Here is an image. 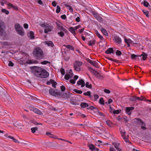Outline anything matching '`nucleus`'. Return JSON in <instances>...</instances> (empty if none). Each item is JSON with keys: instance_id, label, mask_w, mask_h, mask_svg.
<instances>
[{"instance_id": "43", "label": "nucleus", "mask_w": 151, "mask_h": 151, "mask_svg": "<svg viewBox=\"0 0 151 151\" xmlns=\"http://www.w3.org/2000/svg\"><path fill=\"white\" fill-rule=\"evenodd\" d=\"M104 100L103 99L101 98L99 99V103L101 105H104Z\"/></svg>"}, {"instance_id": "37", "label": "nucleus", "mask_w": 151, "mask_h": 151, "mask_svg": "<svg viewBox=\"0 0 151 151\" xmlns=\"http://www.w3.org/2000/svg\"><path fill=\"white\" fill-rule=\"evenodd\" d=\"M85 85L86 87L89 88H92V86L91 84H89L88 82H86V83Z\"/></svg>"}, {"instance_id": "48", "label": "nucleus", "mask_w": 151, "mask_h": 151, "mask_svg": "<svg viewBox=\"0 0 151 151\" xmlns=\"http://www.w3.org/2000/svg\"><path fill=\"white\" fill-rule=\"evenodd\" d=\"M116 54L117 56H120L122 55V53L121 51L119 50H117L116 52Z\"/></svg>"}, {"instance_id": "55", "label": "nucleus", "mask_w": 151, "mask_h": 151, "mask_svg": "<svg viewBox=\"0 0 151 151\" xmlns=\"http://www.w3.org/2000/svg\"><path fill=\"white\" fill-rule=\"evenodd\" d=\"M107 59L111 61H113L115 62L118 63V61L116 59H113L111 58H108Z\"/></svg>"}, {"instance_id": "3", "label": "nucleus", "mask_w": 151, "mask_h": 151, "mask_svg": "<svg viewBox=\"0 0 151 151\" xmlns=\"http://www.w3.org/2000/svg\"><path fill=\"white\" fill-rule=\"evenodd\" d=\"M15 28L19 35L22 36L24 35V33L23 31V29L19 24H16L15 25Z\"/></svg>"}, {"instance_id": "36", "label": "nucleus", "mask_w": 151, "mask_h": 151, "mask_svg": "<svg viewBox=\"0 0 151 151\" xmlns=\"http://www.w3.org/2000/svg\"><path fill=\"white\" fill-rule=\"evenodd\" d=\"M37 63V61L35 60L33 61L32 60H28L27 62V63L29 64H31L32 63Z\"/></svg>"}, {"instance_id": "24", "label": "nucleus", "mask_w": 151, "mask_h": 151, "mask_svg": "<svg viewBox=\"0 0 151 151\" xmlns=\"http://www.w3.org/2000/svg\"><path fill=\"white\" fill-rule=\"evenodd\" d=\"M91 64L96 68H98L99 67L98 63L95 61L92 60Z\"/></svg>"}, {"instance_id": "6", "label": "nucleus", "mask_w": 151, "mask_h": 151, "mask_svg": "<svg viewBox=\"0 0 151 151\" xmlns=\"http://www.w3.org/2000/svg\"><path fill=\"white\" fill-rule=\"evenodd\" d=\"M72 94L70 93L69 92L63 93L62 92H60L59 97L60 98L68 99H69L71 96Z\"/></svg>"}, {"instance_id": "38", "label": "nucleus", "mask_w": 151, "mask_h": 151, "mask_svg": "<svg viewBox=\"0 0 151 151\" xmlns=\"http://www.w3.org/2000/svg\"><path fill=\"white\" fill-rule=\"evenodd\" d=\"M69 31L73 34H75V31L73 27H70L69 28Z\"/></svg>"}, {"instance_id": "56", "label": "nucleus", "mask_w": 151, "mask_h": 151, "mask_svg": "<svg viewBox=\"0 0 151 151\" xmlns=\"http://www.w3.org/2000/svg\"><path fill=\"white\" fill-rule=\"evenodd\" d=\"M99 73L97 71L95 70H94L93 71L92 73L93 75H94V76H96V77L97 75H98Z\"/></svg>"}, {"instance_id": "58", "label": "nucleus", "mask_w": 151, "mask_h": 151, "mask_svg": "<svg viewBox=\"0 0 151 151\" xmlns=\"http://www.w3.org/2000/svg\"><path fill=\"white\" fill-rule=\"evenodd\" d=\"M96 77L99 79H101L103 77V76L99 73Z\"/></svg>"}, {"instance_id": "2", "label": "nucleus", "mask_w": 151, "mask_h": 151, "mask_svg": "<svg viewBox=\"0 0 151 151\" xmlns=\"http://www.w3.org/2000/svg\"><path fill=\"white\" fill-rule=\"evenodd\" d=\"M32 53L34 58L37 60L42 59L44 57V52L40 47L35 48L33 51Z\"/></svg>"}, {"instance_id": "31", "label": "nucleus", "mask_w": 151, "mask_h": 151, "mask_svg": "<svg viewBox=\"0 0 151 151\" xmlns=\"http://www.w3.org/2000/svg\"><path fill=\"white\" fill-rule=\"evenodd\" d=\"M139 55H136L134 54H132L131 55V58L133 60H135L136 59V58L137 57L139 59Z\"/></svg>"}, {"instance_id": "49", "label": "nucleus", "mask_w": 151, "mask_h": 151, "mask_svg": "<svg viewBox=\"0 0 151 151\" xmlns=\"http://www.w3.org/2000/svg\"><path fill=\"white\" fill-rule=\"evenodd\" d=\"M136 122L137 124L141 123L143 121L141 119L139 118H136Z\"/></svg>"}, {"instance_id": "13", "label": "nucleus", "mask_w": 151, "mask_h": 151, "mask_svg": "<svg viewBox=\"0 0 151 151\" xmlns=\"http://www.w3.org/2000/svg\"><path fill=\"white\" fill-rule=\"evenodd\" d=\"M51 83L52 84V86L54 88H56V85L57 83L55 81L52 79H50L49 81H48L47 82V85H50Z\"/></svg>"}, {"instance_id": "21", "label": "nucleus", "mask_w": 151, "mask_h": 151, "mask_svg": "<svg viewBox=\"0 0 151 151\" xmlns=\"http://www.w3.org/2000/svg\"><path fill=\"white\" fill-rule=\"evenodd\" d=\"M27 36L31 39H33L35 37L34 33L32 31L27 34Z\"/></svg>"}, {"instance_id": "20", "label": "nucleus", "mask_w": 151, "mask_h": 151, "mask_svg": "<svg viewBox=\"0 0 151 151\" xmlns=\"http://www.w3.org/2000/svg\"><path fill=\"white\" fill-rule=\"evenodd\" d=\"M147 55L144 52H143L141 55H139V57H141L142 56V59L143 60H146L147 58Z\"/></svg>"}, {"instance_id": "35", "label": "nucleus", "mask_w": 151, "mask_h": 151, "mask_svg": "<svg viewBox=\"0 0 151 151\" xmlns=\"http://www.w3.org/2000/svg\"><path fill=\"white\" fill-rule=\"evenodd\" d=\"M96 19L99 21L100 22H102V18L99 15H96L95 16Z\"/></svg>"}, {"instance_id": "29", "label": "nucleus", "mask_w": 151, "mask_h": 151, "mask_svg": "<svg viewBox=\"0 0 151 151\" xmlns=\"http://www.w3.org/2000/svg\"><path fill=\"white\" fill-rule=\"evenodd\" d=\"M141 124V128L142 129L144 130H146L147 129V128L145 127V123L142 121Z\"/></svg>"}, {"instance_id": "18", "label": "nucleus", "mask_w": 151, "mask_h": 151, "mask_svg": "<svg viewBox=\"0 0 151 151\" xmlns=\"http://www.w3.org/2000/svg\"><path fill=\"white\" fill-rule=\"evenodd\" d=\"M45 44L47 45L48 46L51 47H53L55 46L53 42L50 41H46L45 42Z\"/></svg>"}, {"instance_id": "7", "label": "nucleus", "mask_w": 151, "mask_h": 151, "mask_svg": "<svg viewBox=\"0 0 151 151\" xmlns=\"http://www.w3.org/2000/svg\"><path fill=\"white\" fill-rule=\"evenodd\" d=\"M82 64V63L78 61H76L74 64V68L75 70L77 71H79L81 70L80 67Z\"/></svg>"}, {"instance_id": "40", "label": "nucleus", "mask_w": 151, "mask_h": 151, "mask_svg": "<svg viewBox=\"0 0 151 151\" xmlns=\"http://www.w3.org/2000/svg\"><path fill=\"white\" fill-rule=\"evenodd\" d=\"M1 11L2 12L5 13L7 15L9 13V12L8 11L4 9H2Z\"/></svg>"}, {"instance_id": "30", "label": "nucleus", "mask_w": 151, "mask_h": 151, "mask_svg": "<svg viewBox=\"0 0 151 151\" xmlns=\"http://www.w3.org/2000/svg\"><path fill=\"white\" fill-rule=\"evenodd\" d=\"M64 5L66 7H69V9L71 12H73V9L71 6L69 5L68 4L65 3L64 4Z\"/></svg>"}, {"instance_id": "57", "label": "nucleus", "mask_w": 151, "mask_h": 151, "mask_svg": "<svg viewBox=\"0 0 151 151\" xmlns=\"http://www.w3.org/2000/svg\"><path fill=\"white\" fill-rule=\"evenodd\" d=\"M58 34L60 35L61 37H63L64 35V33L62 31L58 32Z\"/></svg>"}, {"instance_id": "64", "label": "nucleus", "mask_w": 151, "mask_h": 151, "mask_svg": "<svg viewBox=\"0 0 151 151\" xmlns=\"http://www.w3.org/2000/svg\"><path fill=\"white\" fill-rule=\"evenodd\" d=\"M61 18L62 19H64V20H65V19H66L67 17H66V16L65 15L63 14V15L61 16Z\"/></svg>"}, {"instance_id": "27", "label": "nucleus", "mask_w": 151, "mask_h": 151, "mask_svg": "<svg viewBox=\"0 0 151 151\" xmlns=\"http://www.w3.org/2000/svg\"><path fill=\"white\" fill-rule=\"evenodd\" d=\"M80 106L82 108H84L85 107H88L89 106L87 103L83 102L81 104Z\"/></svg>"}, {"instance_id": "15", "label": "nucleus", "mask_w": 151, "mask_h": 151, "mask_svg": "<svg viewBox=\"0 0 151 151\" xmlns=\"http://www.w3.org/2000/svg\"><path fill=\"white\" fill-rule=\"evenodd\" d=\"M112 145L114 146L115 148H116L118 151H122L121 148L119 147L120 145L119 143L116 142H112Z\"/></svg>"}, {"instance_id": "10", "label": "nucleus", "mask_w": 151, "mask_h": 151, "mask_svg": "<svg viewBox=\"0 0 151 151\" xmlns=\"http://www.w3.org/2000/svg\"><path fill=\"white\" fill-rule=\"evenodd\" d=\"M144 97L141 96V97H135V96H132L129 98V100L131 101H135L137 100H144Z\"/></svg>"}, {"instance_id": "41", "label": "nucleus", "mask_w": 151, "mask_h": 151, "mask_svg": "<svg viewBox=\"0 0 151 151\" xmlns=\"http://www.w3.org/2000/svg\"><path fill=\"white\" fill-rule=\"evenodd\" d=\"M120 132L123 138V139L125 138L126 137L125 135L126 132H123L122 131H121Z\"/></svg>"}, {"instance_id": "4", "label": "nucleus", "mask_w": 151, "mask_h": 151, "mask_svg": "<svg viewBox=\"0 0 151 151\" xmlns=\"http://www.w3.org/2000/svg\"><path fill=\"white\" fill-rule=\"evenodd\" d=\"M41 26L42 27L45 28L44 30V32L46 34L48 32L51 31L53 28L52 26L48 24L45 23L41 24Z\"/></svg>"}, {"instance_id": "25", "label": "nucleus", "mask_w": 151, "mask_h": 151, "mask_svg": "<svg viewBox=\"0 0 151 151\" xmlns=\"http://www.w3.org/2000/svg\"><path fill=\"white\" fill-rule=\"evenodd\" d=\"M102 33L105 36H108V33L106 30L104 28H102L101 29Z\"/></svg>"}, {"instance_id": "17", "label": "nucleus", "mask_w": 151, "mask_h": 151, "mask_svg": "<svg viewBox=\"0 0 151 151\" xmlns=\"http://www.w3.org/2000/svg\"><path fill=\"white\" fill-rule=\"evenodd\" d=\"M87 146L89 147V149L91 151H95L96 147L93 144H90L87 145Z\"/></svg>"}, {"instance_id": "47", "label": "nucleus", "mask_w": 151, "mask_h": 151, "mask_svg": "<svg viewBox=\"0 0 151 151\" xmlns=\"http://www.w3.org/2000/svg\"><path fill=\"white\" fill-rule=\"evenodd\" d=\"M143 5L147 7L149 5V4L147 1L144 0L143 1Z\"/></svg>"}, {"instance_id": "63", "label": "nucleus", "mask_w": 151, "mask_h": 151, "mask_svg": "<svg viewBox=\"0 0 151 151\" xmlns=\"http://www.w3.org/2000/svg\"><path fill=\"white\" fill-rule=\"evenodd\" d=\"M60 72H61V74L62 75H63L65 74L64 69L63 68H61V69L60 70Z\"/></svg>"}, {"instance_id": "22", "label": "nucleus", "mask_w": 151, "mask_h": 151, "mask_svg": "<svg viewBox=\"0 0 151 151\" xmlns=\"http://www.w3.org/2000/svg\"><path fill=\"white\" fill-rule=\"evenodd\" d=\"M105 53L107 54H110L111 53H114V50L112 48H109L106 51Z\"/></svg>"}, {"instance_id": "50", "label": "nucleus", "mask_w": 151, "mask_h": 151, "mask_svg": "<svg viewBox=\"0 0 151 151\" xmlns=\"http://www.w3.org/2000/svg\"><path fill=\"white\" fill-rule=\"evenodd\" d=\"M106 122L107 125L111 127L112 125V122L110 120H107L106 121Z\"/></svg>"}, {"instance_id": "53", "label": "nucleus", "mask_w": 151, "mask_h": 151, "mask_svg": "<svg viewBox=\"0 0 151 151\" xmlns=\"http://www.w3.org/2000/svg\"><path fill=\"white\" fill-rule=\"evenodd\" d=\"M70 58V56L65 55L64 57V59L65 61H68Z\"/></svg>"}, {"instance_id": "42", "label": "nucleus", "mask_w": 151, "mask_h": 151, "mask_svg": "<svg viewBox=\"0 0 151 151\" xmlns=\"http://www.w3.org/2000/svg\"><path fill=\"white\" fill-rule=\"evenodd\" d=\"M37 129L38 128L37 127H32L31 129L32 132L33 133H35Z\"/></svg>"}, {"instance_id": "59", "label": "nucleus", "mask_w": 151, "mask_h": 151, "mask_svg": "<svg viewBox=\"0 0 151 151\" xmlns=\"http://www.w3.org/2000/svg\"><path fill=\"white\" fill-rule=\"evenodd\" d=\"M60 89L63 92L65 90V88L64 86H60Z\"/></svg>"}, {"instance_id": "28", "label": "nucleus", "mask_w": 151, "mask_h": 151, "mask_svg": "<svg viewBox=\"0 0 151 151\" xmlns=\"http://www.w3.org/2000/svg\"><path fill=\"white\" fill-rule=\"evenodd\" d=\"M8 138L12 139L14 142L15 143H19V142L18 141V140L15 139L12 136L9 135L8 136Z\"/></svg>"}, {"instance_id": "62", "label": "nucleus", "mask_w": 151, "mask_h": 151, "mask_svg": "<svg viewBox=\"0 0 151 151\" xmlns=\"http://www.w3.org/2000/svg\"><path fill=\"white\" fill-rule=\"evenodd\" d=\"M70 103L71 104L73 105H76L77 104V103L73 101L72 99L70 100Z\"/></svg>"}, {"instance_id": "16", "label": "nucleus", "mask_w": 151, "mask_h": 151, "mask_svg": "<svg viewBox=\"0 0 151 151\" xmlns=\"http://www.w3.org/2000/svg\"><path fill=\"white\" fill-rule=\"evenodd\" d=\"M77 84L79 85H81V87H83L85 86L84 81L82 79H80L77 82Z\"/></svg>"}, {"instance_id": "60", "label": "nucleus", "mask_w": 151, "mask_h": 151, "mask_svg": "<svg viewBox=\"0 0 151 151\" xmlns=\"http://www.w3.org/2000/svg\"><path fill=\"white\" fill-rule=\"evenodd\" d=\"M123 139L126 142L129 143L130 144L132 143L131 142L129 141V139L126 137L125 138H124Z\"/></svg>"}, {"instance_id": "12", "label": "nucleus", "mask_w": 151, "mask_h": 151, "mask_svg": "<svg viewBox=\"0 0 151 151\" xmlns=\"http://www.w3.org/2000/svg\"><path fill=\"white\" fill-rule=\"evenodd\" d=\"M114 40L118 44H120L122 42L121 38L118 36H116L114 37Z\"/></svg>"}, {"instance_id": "34", "label": "nucleus", "mask_w": 151, "mask_h": 151, "mask_svg": "<svg viewBox=\"0 0 151 151\" xmlns=\"http://www.w3.org/2000/svg\"><path fill=\"white\" fill-rule=\"evenodd\" d=\"M83 95L85 96H88L90 98H91L92 96H91V93L89 91H87L86 92L84 93H83Z\"/></svg>"}, {"instance_id": "33", "label": "nucleus", "mask_w": 151, "mask_h": 151, "mask_svg": "<svg viewBox=\"0 0 151 151\" xmlns=\"http://www.w3.org/2000/svg\"><path fill=\"white\" fill-rule=\"evenodd\" d=\"M69 74H66L64 77V78L66 80H68L70 78H71L72 77Z\"/></svg>"}, {"instance_id": "11", "label": "nucleus", "mask_w": 151, "mask_h": 151, "mask_svg": "<svg viewBox=\"0 0 151 151\" xmlns=\"http://www.w3.org/2000/svg\"><path fill=\"white\" fill-rule=\"evenodd\" d=\"M31 110L34 112L36 114H39L41 115H42L43 113L40 111L38 109H37L34 107H32L31 108Z\"/></svg>"}, {"instance_id": "26", "label": "nucleus", "mask_w": 151, "mask_h": 151, "mask_svg": "<svg viewBox=\"0 0 151 151\" xmlns=\"http://www.w3.org/2000/svg\"><path fill=\"white\" fill-rule=\"evenodd\" d=\"M63 46L67 48H68V49L72 50H74V47L70 45H64Z\"/></svg>"}, {"instance_id": "45", "label": "nucleus", "mask_w": 151, "mask_h": 151, "mask_svg": "<svg viewBox=\"0 0 151 151\" xmlns=\"http://www.w3.org/2000/svg\"><path fill=\"white\" fill-rule=\"evenodd\" d=\"M61 8L58 5L57 6V9L56 10V13H59L60 11Z\"/></svg>"}, {"instance_id": "23", "label": "nucleus", "mask_w": 151, "mask_h": 151, "mask_svg": "<svg viewBox=\"0 0 151 151\" xmlns=\"http://www.w3.org/2000/svg\"><path fill=\"white\" fill-rule=\"evenodd\" d=\"M96 40H92L88 41V45L90 46H93L94 45L95 43Z\"/></svg>"}, {"instance_id": "14", "label": "nucleus", "mask_w": 151, "mask_h": 151, "mask_svg": "<svg viewBox=\"0 0 151 151\" xmlns=\"http://www.w3.org/2000/svg\"><path fill=\"white\" fill-rule=\"evenodd\" d=\"M134 108L133 107H127L126 108L125 111L128 115H130L131 114V110H134Z\"/></svg>"}, {"instance_id": "54", "label": "nucleus", "mask_w": 151, "mask_h": 151, "mask_svg": "<svg viewBox=\"0 0 151 151\" xmlns=\"http://www.w3.org/2000/svg\"><path fill=\"white\" fill-rule=\"evenodd\" d=\"M94 99L95 101H96L97 99L99 98V96L96 94H94L93 95Z\"/></svg>"}, {"instance_id": "1", "label": "nucleus", "mask_w": 151, "mask_h": 151, "mask_svg": "<svg viewBox=\"0 0 151 151\" xmlns=\"http://www.w3.org/2000/svg\"><path fill=\"white\" fill-rule=\"evenodd\" d=\"M34 74L35 76L42 78H45L49 76V73L44 69L36 66H34Z\"/></svg>"}, {"instance_id": "8", "label": "nucleus", "mask_w": 151, "mask_h": 151, "mask_svg": "<svg viewBox=\"0 0 151 151\" xmlns=\"http://www.w3.org/2000/svg\"><path fill=\"white\" fill-rule=\"evenodd\" d=\"M49 92L50 94L53 96L59 97L60 91H56L54 89L51 88L49 90Z\"/></svg>"}, {"instance_id": "61", "label": "nucleus", "mask_w": 151, "mask_h": 151, "mask_svg": "<svg viewBox=\"0 0 151 151\" xmlns=\"http://www.w3.org/2000/svg\"><path fill=\"white\" fill-rule=\"evenodd\" d=\"M69 74H70L71 76V77H73V74L72 69H70L69 71Z\"/></svg>"}, {"instance_id": "19", "label": "nucleus", "mask_w": 151, "mask_h": 151, "mask_svg": "<svg viewBox=\"0 0 151 151\" xmlns=\"http://www.w3.org/2000/svg\"><path fill=\"white\" fill-rule=\"evenodd\" d=\"M57 26L58 29L63 31L65 32H66L67 31V30L65 28L63 27L62 25L58 24L57 25Z\"/></svg>"}, {"instance_id": "51", "label": "nucleus", "mask_w": 151, "mask_h": 151, "mask_svg": "<svg viewBox=\"0 0 151 151\" xmlns=\"http://www.w3.org/2000/svg\"><path fill=\"white\" fill-rule=\"evenodd\" d=\"M46 134L47 135L49 136L50 137L54 138V135L52 134H51V133H50V132H47L46 133Z\"/></svg>"}, {"instance_id": "39", "label": "nucleus", "mask_w": 151, "mask_h": 151, "mask_svg": "<svg viewBox=\"0 0 151 151\" xmlns=\"http://www.w3.org/2000/svg\"><path fill=\"white\" fill-rule=\"evenodd\" d=\"M74 92L76 93L81 94L82 93V91L81 90H78L76 89H74L73 90Z\"/></svg>"}, {"instance_id": "52", "label": "nucleus", "mask_w": 151, "mask_h": 151, "mask_svg": "<svg viewBox=\"0 0 151 151\" xmlns=\"http://www.w3.org/2000/svg\"><path fill=\"white\" fill-rule=\"evenodd\" d=\"M41 63L42 65H46L48 63H50L47 61L45 60L43 61Z\"/></svg>"}, {"instance_id": "5", "label": "nucleus", "mask_w": 151, "mask_h": 151, "mask_svg": "<svg viewBox=\"0 0 151 151\" xmlns=\"http://www.w3.org/2000/svg\"><path fill=\"white\" fill-rule=\"evenodd\" d=\"M5 24L4 22L0 20V36H2L6 34Z\"/></svg>"}, {"instance_id": "44", "label": "nucleus", "mask_w": 151, "mask_h": 151, "mask_svg": "<svg viewBox=\"0 0 151 151\" xmlns=\"http://www.w3.org/2000/svg\"><path fill=\"white\" fill-rule=\"evenodd\" d=\"M142 12L143 13L146 15V17H149V12L148 11H147L146 10H143Z\"/></svg>"}, {"instance_id": "46", "label": "nucleus", "mask_w": 151, "mask_h": 151, "mask_svg": "<svg viewBox=\"0 0 151 151\" xmlns=\"http://www.w3.org/2000/svg\"><path fill=\"white\" fill-rule=\"evenodd\" d=\"M121 110H114L113 111V113L114 114H118L121 113Z\"/></svg>"}, {"instance_id": "32", "label": "nucleus", "mask_w": 151, "mask_h": 151, "mask_svg": "<svg viewBox=\"0 0 151 151\" xmlns=\"http://www.w3.org/2000/svg\"><path fill=\"white\" fill-rule=\"evenodd\" d=\"M96 34L97 36L101 40H103L104 39L103 37L100 35L98 31L96 32Z\"/></svg>"}, {"instance_id": "9", "label": "nucleus", "mask_w": 151, "mask_h": 151, "mask_svg": "<svg viewBox=\"0 0 151 151\" xmlns=\"http://www.w3.org/2000/svg\"><path fill=\"white\" fill-rule=\"evenodd\" d=\"M124 42L127 44L128 47H129L130 46V44H137L138 45V46H140V44L139 43H138L136 42H134L133 41H132L129 39H127L126 38L124 39Z\"/></svg>"}]
</instances>
